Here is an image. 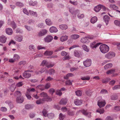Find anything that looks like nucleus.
I'll return each mask as SVG.
<instances>
[{"instance_id": "obj_2", "label": "nucleus", "mask_w": 120, "mask_h": 120, "mask_svg": "<svg viewBox=\"0 0 120 120\" xmlns=\"http://www.w3.org/2000/svg\"><path fill=\"white\" fill-rule=\"evenodd\" d=\"M115 54L114 52H110L105 55V57L108 59H110L115 57Z\"/></svg>"}, {"instance_id": "obj_38", "label": "nucleus", "mask_w": 120, "mask_h": 120, "mask_svg": "<svg viewBox=\"0 0 120 120\" xmlns=\"http://www.w3.org/2000/svg\"><path fill=\"white\" fill-rule=\"evenodd\" d=\"M76 95L78 96H81L82 94V92L81 91L77 90L75 92Z\"/></svg>"}, {"instance_id": "obj_35", "label": "nucleus", "mask_w": 120, "mask_h": 120, "mask_svg": "<svg viewBox=\"0 0 120 120\" xmlns=\"http://www.w3.org/2000/svg\"><path fill=\"white\" fill-rule=\"evenodd\" d=\"M110 8L111 9L115 10L118 9V7L115 5L110 4L109 6Z\"/></svg>"}, {"instance_id": "obj_40", "label": "nucleus", "mask_w": 120, "mask_h": 120, "mask_svg": "<svg viewBox=\"0 0 120 120\" xmlns=\"http://www.w3.org/2000/svg\"><path fill=\"white\" fill-rule=\"evenodd\" d=\"M105 112V110L103 109H99L97 110L96 112L100 113V114L103 113Z\"/></svg>"}, {"instance_id": "obj_54", "label": "nucleus", "mask_w": 120, "mask_h": 120, "mask_svg": "<svg viewBox=\"0 0 120 120\" xmlns=\"http://www.w3.org/2000/svg\"><path fill=\"white\" fill-rule=\"evenodd\" d=\"M117 98L118 97L116 95H112L111 98V99L113 100H116Z\"/></svg>"}, {"instance_id": "obj_11", "label": "nucleus", "mask_w": 120, "mask_h": 120, "mask_svg": "<svg viewBox=\"0 0 120 120\" xmlns=\"http://www.w3.org/2000/svg\"><path fill=\"white\" fill-rule=\"evenodd\" d=\"M5 32L7 34L9 35H12L13 32L12 29L10 28H8L6 29Z\"/></svg>"}, {"instance_id": "obj_41", "label": "nucleus", "mask_w": 120, "mask_h": 120, "mask_svg": "<svg viewBox=\"0 0 120 120\" xmlns=\"http://www.w3.org/2000/svg\"><path fill=\"white\" fill-rule=\"evenodd\" d=\"M82 47L84 50L87 52H88L89 51V49L88 48L87 46L86 45H83L82 46Z\"/></svg>"}, {"instance_id": "obj_43", "label": "nucleus", "mask_w": 120, "mask_h": 120, "mask_svg": "<svg viewBox=\"0 0 120 120\" xmlns=\"http://www.w3.org/2000/svg\"><path fill=\"white\" fill-rule=\"evenodd\" d=\"M29 5L32 6H34L37 4V2L36 1L33 2L30 1L29 3Z\"/></svg>"}, {"instance_id": "obj_17", "label": "nucleus", "mask_w": 120, "mask_h": 120, "mask_svg": "<svg viewBox=\"0 0 120 120\" xmlns=\"http://www.w3.org/2000/svg\"><path fill=\"white\" fill-rule=\"evenodd\" d=\"M101 5L100 4L95 7L94 8V11L96 12H98L101 8Z\"/></svg>"}, {"instance_id": "obj_39", "label": "nucleus", "mask_w": 120, "mask_h": 120, "mask_svg": "<svg viewBox=\"0 0 120 120\" xmlns=\"http://www.w3.org/2000/svg\"><path fill=\"white\" fill-rule=\"evenodd\" d=\"M115 72V70L114 69H111L106 72V73L107 74H111Z\"/></svg>"}, {"instance_id": "obj_48", "label": "nucleus", "mask_w": 120, "mask_h": 120, "mask_svg": "<svg viewBox=\"0 0 120 120\" xmlns=\"http://www.w3.org/2000/svg\"><path fill=\"white\" fill-rule=\"evenodd\" d=\"M48 64L47 61L44 60H43L42 62V63L41 64V65L43 66H47V65Z\"/></svg>"}, {"instance_id": "obj_56", "label": "nucleus", "mask_w": 120, "mask_h": 120, "mask_svg": "<svg viewBox=\"0 0 120 120\" xmlns=\"http://www.w3.org/2000/svg\"><path fill=\"white\" fill-rule=\"evenodd\" d=\"M32 106L30 105H25V108L27 109H29L32 108Z\"/></svg>"}, {"instance_id": "obj_8", "label": "nucleus", "mask_w": 120, "mask_h": 120, "mask_svg": "<svg viewBox=\"0 0 120 120\" xmlns=\"http://www.w3.org/2000/svg\"><path fill=\"white\" fill-rule=\"evenodd\" d=\"M80 41L83 43H85L89 42V41L86 37H85L82 38L80 39Z\"/></svg>"}, {"instance_id": "obj_1", "label": "nucleus", "mask_w": 120, "mask_h": 120, "mask_svg": "<svg viewBox=\"0 0 120 120\" xmlns=\"http://www.w3.org/2000/svg\"><path fill=\"white\" fill-rule=\"evenodd\" d=\"M99 48L101 51L103 53L108 52L109 50V47L105 44L101 45Z\"/></svg>"}, {"instance_id": "obj_13", "label": "nucleus", "mask_w": 120, "mask_h": 120, "mask_svg": "<svg viewBox=\"0 0 120 120\" xmlns=\"http://www.w3.org/2000/svg\"><path fill=\"white\" fill-rule=\"evenodd\" d=\"M67 102V100L66 98H63L60 101V104L64 105L66 104Z\"/></svg>"}, {"instance_id": "obj_49", "label": "nucleus", "mask_w": 120, "mask_h": 120, "mask_svg": "<svg viewBox=\"0 0 120 120\" xmlns=\"http://www.w3.org/2000/svg\"><path fill=\"white\" fill-rule=\"evenodd\" d=\"M26 64V62L25 61H22L20 62L19 64H18L19 65H23V66Z\"/></svg>"}, {"instance_id": "obj_24", "label": "nucleus", "mask_w": 120, "mask_h": 120, "mask_svg": "<svg viewBox=\"0 0 120 120\" xmlns=\"http://www.w3.org/2000/svg\"><path fill=\"white\" fill-rule=\"evenodd\" d=\"M37 89H39L41 90L42 91L44 90V86L42 84H40L36 87Z\"/></svg>"}, {"instance_id": "obj_64", "label": "nucleus", "mask_w": 120, "mask_h": 120, "mask_svg": "<svg viewBox=\"0 0 120 120\" xmlns=\"http://www.w3.org/2000/svg\"><path fill=\"white\" fill-rule=\"evenodd\" d=\"M78 69V67H72L70 69V71L71 72H73L75 71H76Z\"/></svg>"}, {"instance_id": "obj_53", "label": "nucleus", "mask_w": 120, "mask_h": 120, "mask_svg": "<svg viewBox=\"0 0 120 120\" xmlns=\"http://www.w3.org/2000/svg\"><path fill=\"white\" fill-rule=\"evenodd\" d=\"M56 95L60 96L62 95V93L60 90H57L56 91Z\"/></svg>"}, {"instance_id": "obj_46", "label": "nucleus", "mask_w": 120, "mask_h": 120, "mask_svg": "<svg viewBox=\"0 0 120 120\" xmlns=\"http://www.w3.org/2000/svg\"><path fill=\"white\" fill-rule=\"evenodd\" d=\"M13 58L15 61L19 59L20 58V57L18 54H15L14 55Z\"/></svg>"}, {"instance_id": "obj_10", "label": "nucleus", "mask_w": 120, "mask_h": 120, "mask_svg": "<svg viewBox=\"0 0 120 120\" xmlns=\"http://www.w3.org/2000/svg\"><path fill=\"white\" fill-rule=\"evenodd\" d=\"M58 30L55 27L52 26L49 29L50 32L51 33H56L58 31Z\"/></svg>"}, {"instance_id": "obj_16", "label": "nucleus", "mask_w": 120, "mask_h": 120, "mask_svg": "<svg viewBox=\"0 0 120 120\" xmlns=\"http://www.w3.org/2000/svg\"><path fill=\"white\" fill-rule=\"evenodd\" d=\"M82 103L81 100L77 99L74 100V103L77 105H81Z\"/></svg>"}, {"instance_id": "obj_3", "label": "nucleus", "mask_w": 120, "mask_h": 120, "mask_svg": "<svg viewBox=\"0 0 120 120\" xmlns=\"http://www.w3.org/2000/svg\"><path fill=\"white\" fill-rule=\"evenodd\" d=\"M47 33V30L45 29H42L38 33V36L39 37L43 36L45 35Z\"/></svg>"}, {"instance_id": "obj_31", "label": "nucleus", "mask_w": 120, "mask_h": 120, "mask_svg": "<svg viewBox=\"0 0 120 120\" xmlns=\"http://www.w3.org/2000/svg\"><path fill=\"white\" fill-rule=\"evenodd\" d=\"M40 96L41 97H43V98H45L47 96V94L46 93L43 92L40 94Z\"/></svg>"}, {"instance_id": "obj_57", "label": "nucleus", "mask_w": 120, "mask_h": 120, "mask_svg": "<svg viewBox=\"0 0 120 120\" xmlns=\"http://www.w3.org/2000/svg\"><path fill=\"white\" fill-rule=\"evenodd\" d=\"M16 4L17 6H18L20 7H23L24 6V4H23L21 2H18L16 3Z\"/></svg>"}, {"instance_id": "obj_20", "label": "nucleus", "mask_w": 120, "mask_h": 120, "mask_svg": "<svg viewBox=\"0 0 120 120\" xmlns=\"http://www.w3.org/2000/svg\"><path fill=\"white\" fill-rule=\"evenodd\" d=\"M60 28L62 30H66L68 28L67 25L65 24H62L59 25Z\"/></svg>"}, {"instance_id": "obj_30", "label": "nucleus", "mask_w": 120, "mask_h": 120, "mask_svg": "<svg viewBox=\"0 0 120 120\" xmlns=\"http://www.w3.org/2000/svg\"><path fill=\"white\" fill-rule=\"evenodd\" d=\"M43 98L42 99H40L37 101L36 103L37 104L39 105L42 104L44 102Z\"/></svg>"}, {"instance_id": "obj_51", "label": "nucleus", "mask_w": 120, "mask_h": 120, "mask_svg": "<svg viewBox=\"0 0 120 120\" xmlns=\"http://www.w3.org/2000/svg\"><path fill=\"white\" fill-rule=\"evenodd\" d=\"M114 23L116 26H120V21L115 20L114 21Z\"/></svg>"}, {"instance_id": "obj_34", "label": "nucleus", "mask_w": 120, "mask_h": 120, "mask_svg": "<svg viewBox=\"0 0 120 120\" xmlns=\"http://www.w3.org/2000/svg\"><path fill=\"white\" fill-rule=\"evenodd\" d=\"M48 72V71H46V73ZM48 72L49 73L50 75H53L55 73V71L53 69H50L49 70Z\"/></svg>"}, {"instance_id": "obj_62", "label": "nucleus", "mask_w": 120, "mask_h": 120, "mask_svg": "<svg viewBox=\"0 0 120 120\" xmlns=\"http://www.w3.org/2000/svg\"><path fill=\"white\" fill-rule=\"evenodd\" d=\"M65 83L66 85H72V83L70 81V80H68L65 82Z\"/></svg>"}, {"instance_id": "obj_28", "label": "nucleus", "mask_w": 120, "mask_h": 120, "mask_svg": "<svg viewBox=\"0 0 120 120\" xmlns=\"http://www.w3.org/2000/svg\"><path fill=\"white\" fill-rule=\"evenodd\" d=\"M14 95L15 96H16L17 98H18V97H19L21 96V94L20 91H17L15 92Z\"/></svg>"}, {"instance_id": "obj_36", "label": "nucleus", "mask_w": 120, "mask_h": 120, "mask_svg": "<svg viewBox=\"0 0 120 120\" xmlns=\"http://www.w3.org/2000/svg\"><path fill=\"white\" fill-rule=\"evenodd\" d=\"M47 116L49 119H51L54 117V115L53 113H51L48 114Z\"/></svg>"}, {"instance_id": "obj_18", "label": "nucleus", "mask_w": 120, "mask_h": 120, "mask_svg": "<svg viewBox=\"0 0 120 120\" xmlns=\"http://www.w3.org/2000/svg\"><path fill=\"white\" fill-rule=\"evenodd\" d=\"M71 36L72 39L75 40L78 39L80 37V36L77 34H72Z\"/></svg>"}, {"instance_id": "obj_37", "label": "nucleus", "mask_w": 120, "mask_h": 120, "mask_svg": "<svg viewBox=\"0 0 120 120\" xmlns=\"http://www.w3.org/2000/svg\"><path fill=\"white\" fill-rule=\"evenodd\" d=\"M16 85L15 84H12L10 87V90L12 92H13L16 88Z\"/></svg>"}, {"instance_id": "obj_61", "label": "nucleus", "mask_w": 120, "mask_h": 120, "mask_svg": "<svg viewBox=\"0 0 120 120\" xmlns=\"http://www.w3.org/2000/svg\"><path fill=\"white\" fill-rule=\"evenodd\" d=\"M84 15L83 14L81 15L78 14L77 15V17L79 19H82L84 17Z\"/></svg>"}, {"instance_id": "obj_5", "label": "nucleus", "mask_w": 120, "mask_h": 120, "mask_svg": "<svg viewBox=\"0 0 120 120\" xmlns=\"http://www.w3.org/2000/svg\"><path fill=\"white\" fill-rule=\"evenodd\" d=\"M84 65L86 67L90 66L91 64V60L90 59H87L86 60L83 61Z\"/></svg>"}, {"instance_id": "obj_26", "label": "nucleus", "mask_w": 120, "mask_h": 120, "mask_svg": "<svg viewBox=\"0 0 120 120\" xmlns=\"http://www.w3.org/2000/svg\"><path fill=\"white\" fill-rule=\"evenodd\" d=\"M68 37L66 36H62L60 39V41L62 42H64L66 41L68 39Z\"/></svg>"}, {"instance_id": "obj_21", "label": "nucleus", "mask_w": 120, "mask_h": 120, "mask_svg": "<svg viewBox=\"0 0 120 120\" xmlns=\"http://www.w3.org/2000/svg\"><path fill=\"white\" fill-rule=\"evenodd\" d=\"M81 112L82 113L85 115L88 116V117H90V113L87 112L86 110H83Z\"/></svg>"}, {"instance_id": "obj_50", "label": "nucleus", "mask_w": 120, "mask_h": 120, "mask_svg": "<svg viewBox=\"0 0 120 120\" xmlns=\"http://www.w3.org/2000/svg\"><path fill=\"white\" fill-rule=\"evenodd\" d=\"M29 49L31 50L34 51L35 50V48L33 45H31L29 47Z\"/></svg>"}, {"instance_id": "obj_32", "label": "nucleus", "mask_w": 120, "mask_h": 120, "mask_svg": "<svg viewBox=\"0 0 120 120\" xmlns=\"http://www.w3.org/2000/svg\"><path fill=\"white\" fill-rule=\"evenodd\" d=\"M52 54V51H46L44 52V55L45 56H50Z\"/></svg>"}, {"instance_id": "obj_15", "label": "nucleus", "mask_w": 120, "mask_h": 120, "mask_svg": "<svg viewBox=\"0 0 120 120\" xmlns=\"http://www.w3.org/2000/svg\"><path fill=\"white\" fill-rule=\"evenodd\" d=\"M7 39L6 37L4 35H2L0 37V41L2 43H5Z\"/></svg>"}, {"instance_id": "obj_14", "label": "nucleus", "mask_w": 120, "mask_h": 120, "mask_svg": "<svg viewBox=\"0 0 120 120\" xmlns=\"http://www.w3.org/2000/svg\"><path fill=\"white\" fill-rule=\"evenodd\" d=\"M5 103L8 104L11 109L14 107V105L11 101L10 100H7L5 102Z\"/></svg>"}, {"instance_id": "obj_23", "label": "nucleus", "mask_w": 120, "mask_h": 120, "mask_svg": "<svg viewBox=\"0 0 120 120\" xmlns=\"http://www.w3.org/2000/svg\"><path fill=\"white\" fill-rule=\"evenodd\" d=\"M74 76L73 74L72 73H69L64 77V78L66 79H68L70 77H72Z\"/></svg>"}, {"instance_id": "obj_9", "label": "nucleus", "mask_w": 120, "mask_h": 120, "mask_svg": "<svg viewBox=\"0 0 120 120\" xmlns=\"http://www.w3.org/2000/svg\"><path fill=\"white\" fill-rule=\"evenodd\" d=\"M103 18L106 23V25H107L110 20V18L107 15H105L104 16Z\"/></svg>"}, {"instance_id": "obj_58", "label": "nucleus", "mask_w": 120, "mask_h": 120, "mask_svg": "<svg viewBox=\"0 0 120 120\" xmlns=\"http://www.w3.org/2000/svg\"><path fill=\"white\" fill-rule=\"evenodd\" d=\"M68 114L70 116H72L74 114V112L73 111L69 110L68 112Z\"/></svg>"}, {"instance_id": "obj_27", "label": "nucleus", "mask_w": 120, "mask_h": 120, "mask_svg": "<svg viewBox=\"0 0 120 120\" xmlns=\"http://www.w3.org/2000/svg\"><path fill=\"white\" fill-rule=\"evenodd\" d=\"M23 38V36L20 35L16 37V40L18 42H21L22 41Z\"/></svg>"}, {"instance_id": "obj_19", "label": "nucleus", "mask_w": 120, "mask_h": 120, "mask_svg": "<svg viewBox=\"0 0 120 120\" xmlns=\"http://www.w3.org/2000/svg\"><path fill=\"white\" fill-rule=\"evenodd\" d=\"M23 77L26 78H28L30 77L31 76V74L28 73H27L26 72H25L23 74Z\"/></svg>"}, {"instance_id": "obj_44", "label": "nucleus", "mask_w": 120, "mask_h": 120, "mask_svg": "<svg viewBox=\"0 0 120 120\" xmlns=\"http://www.w3.org/2000/svg\"><path fill=\"white\" fill-rule=\"evenodd\" d=\"M74 55L75 56L78 57H79L80 56V54L76 50L74 51Z\"/></svg>"}, {"instance_id": "obj_25", "label": "nucleus", "mask_w": 120, "mask_h": 120, "mask_svg": "<svg viewBox=\"0 0 120 120\" xmlns=\"http://www.w3.org/2000/svg\"><path fill=\"white\" fill-rule=\"evenodd\" d=\"M97 18L96 16H94L91 19L90 22L92 23H94L97 22Z\"/></svg>"}, {"instance_id": "obj_63", "label": "nucleus", "mask_w": 120, "mask_h": 120, "mask_svg": "<svg viewBox=\"0 0 120 120\" xmlns=\"http://www.w3.org/2000/svg\"><path fill=\"white\" fill-rule=\"evenodd\" d=\"M50 86V84L49 83H47L44 86V89H48L49 88Z\"/></svg>"}, {"instance_id": "obj_29", "label": "nucleus", "mask_w": 120, "mask_h": 120, "mask_svg": "<svg viewBox=\"0 0 120 120\" xmlns=\"http://www.w3.org/2000/svg\"><path fill=\"white\" fill-rule=\"evenodd\" d=\"M112 63H109L107 64L104 67L105 69H107L109 68H110L112 67Z\"/></svg>"}, {"instance_id": "obj_22", "label": "nucleus", "mask_w": 120, "mask_h": 120, "mask_svg": "<svg viewBox=\"0 0 120 120\" xmlns=\"http://www.w3.org/2000/svg\"><path fill=\"white\" fill-rule=\"evenodd\" d=\"M29 13L31 15L34 16L36 17H37L38 15L36 12H34L33 11L30 10L29 11Z\"/></svg>"}, {"instance_id": "obj_6", "label": "nucleus", "mask_w": 120, "mask_h": 120, "mask_svg": "<svg viewBox=\"0 0 120 120\" xmlns=\"http://www.w3.org/2000/svg\"><path fill=\"white\" fill-rule=\"evenodd\" d=\"M96 43L95 42H94L93 43H91L90 44V46L91 48L93 49H95L97 46H99L101 44L100 43H97L95 44Z\"/></svg>"}, {"instance_id": "obj_42", "label": "nucleus", "mask_w": 120, "mask_h": 120, "mask_svg": "<svg viewBox=\"0 0 120 120\" xmlns=\"http://www.w3.org/2000/svg\"><path fill=\"white\" fill-rule=\"evenodd\" d=\"M44 102L45 101H50L52 100L51 98L49 96H47L45 98H43Z\"/></svg>"}, {"instance_id": "obj_52", "label": "nucleus", "mask_w": 120, "mask_h": 120, "mask_svg": "<svg viewBox=\"0 0 120 120\" xmlns=\"http://www.w3.org/2000/svg\"><path fill=\"white\" fill-rule=\"evenodd\" d=\"M64 48V47L63 46H62L60 47L57 48L55 51V52H57L59 51H60L61 50H62Z\"/></svg>"}, {"instance_id": "obj_4", "label": "nucleus", "mask_w": 120, "mask_h": 120, "mask_svg": "<svg viewBox=\"0 0 120 120\" xmlns=\"http://www.w3.org/2000/svg\"><path fill=\"white\" fill-rule=\"evenodd\" d=\"M53 39V37L50 35H48L44 38V40L46 42L49 43L51 42Z\"/></svg>"}, {"instance_id": "obj_47", "label": "nucleus", "mask_w": 120, "mask_h": 120, "mask_svg": "<svg viewBox=\"0 0 120 120\" xmlns=\"http://www.w3.org/2000/svg\"><path fill=\"white\" fill-rule=\"evenodd\" d=\"M65 117V116L62 113H60L59 115V119L60 120H63Z\"/></svg>"}, {"instance_id": "obj_7", "label": "nucleus", "mask_w": 120, "mask_h": 120, "mask_svg": "<svg viewBox=\"0 0 120 120\" xmlns=\"http://www.w3.org/2000/svg\"><path fill=\"white\" fill-rule=\"evenodd\" d=\"M106 102L105 101H98V105L100 108H101L104 107L106 104Z\"/></svg>"}, {"instance_id": "obj_33", "label": "nucleus", "mask_w": 120, "mask_h": 120, "mask_svg": "<svg viewBox=\"0 0 120 120\" xmlns=\"http://www.w3.org/2000/svg\"><path fill=\"white\" fill-rule=\"evenodd\" d=\"M45 22L46 24L49 26H50L52 24V22L51 21V20L49 19H46L45 20Z\"/></svg>"}, {"instance_id": "obj_55", "label": "nucleus", "mask_w": 120, "mask_h": 120, "mask_svg": "<svg viewBox=\"0 0 120 120\" xmlns=\"http://www.w3.org/2000/svg\"><path fill=\"white\" fill-rule=\"evenodd\" d=\"M23 31L22 30L19 28H18L16 30V33L19 34L22 33Z\"/></svg>"}, {"instance_id": "obj_45", "label": "nucleus", "mask_w": 120, "mask_h": 120, "mask_svg": "<svg viewBox=\"0 0 120 120\" xmlns=\"http://www.w3.org/2000/svg\"><path fill=\"white\" fill-rule=\"evenodd\" d=\"M90 79V77L89 76L82 77L81 78V79L83 80H89Z\"/></svg>"}, {"instance_id": "obj_59", "label": "nucleus", "mask_w": 120, "mask_h": 120, "mask_svg": "<svg viewBox=\"0 0 120 120\" xmlns=\"http://www.w3.org/2000/svg\"><path fill=\"white\" fill-rule=\"evenodd\" d=\"M110 80V78H107L105 79H103L102 80V82L103 83H106L108 82V81Z\"/></svg>"}, {"instance_id": "obj_12", "label": "nucleus", "mask_w": 120, "mask_h": 120, "mask_svg": "<svg viewBox=\"0 0 120 120\" xmlns=\"http://www.w3.org/2000/svg\"><path fill=\"white\" fill-rule=\"evenodd\" d=\"M23 98L22 97H19L17 98L16 99V101L18 103H22L24 101Z\"/></svg>"}, {"instance_id": "obj_60", "label": "nucleus", "mask_w": 120, "mask_h": 120, "mask_svg": "<svg viewBox=\"0 0 120 120\" xmlns=\"http://www.w3.org/2000/svg\"><path fill=\"white\" fill-rule=\"evenodd\" d=\"M11 25L12 26V28L14 29H15L16 27V24L14 21L11 22Z\"/></svg>"}]
</instances>
